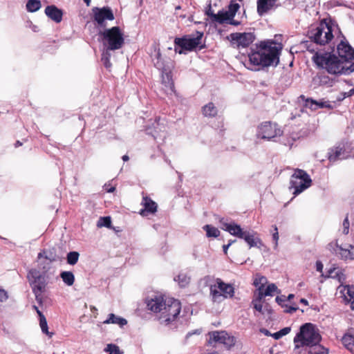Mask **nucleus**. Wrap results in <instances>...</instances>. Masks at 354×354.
I'll return each mask as SVG.
<instances>
[{
  "mask_svg": "<svg viewBox=\"0 0 354 354\" xmlns=\"http://www.w3.org/2000/svg\"><path fill=\"white\" fill-rule=\"evenodd\" d=\"M281 48L273 41H261L255 48H252L248 54V60L245 66L251 71H260L279 62Z\"/></svg>",
  "mask_w": 354,
  "mask_h": 354,
  "instance_id": "nucleus-1",
  "label": "nucleus"
},
{
  "mask_svg": "<svg viewBox=\"0 0 354 354\" xmlns=\"http://www.w3.org/2000/svg\"><path fill=\"white\" fill-rule=\"evenodd\" d=\"M312 60L318 67L326 69L330 74L350 75L354 71V63L344 61L328 53L316 52Z\"/></svg>",
  "mask_w": 354,
  "mask_h": 354,
  "instance_id": "nucleus-2",
  "label": "nucleus"
},
{
  "mask_svg": "<svg viewBox=\"0 0 354 354\" xmlns=\"http://www.w3.org/2000/svg\"><path fill=\"white\" fill-rule=\"evenodd\" d=\"M322 336L318 328L311 323L301 325L299 332L293 339L294 350L301 352L317 343H319Z\"/></svg>",
  "mask_w": 354,
  "mask_h": 354,
  "instance_id": "nucleus-3",
  "label": "nucleus"
},
{
  "mask_svg": "<svg viewBox=\"0 0 354 354\" xmlns=\"http://www.w3.org/2000/svg\"><path fill=\"white\" fill-rule=\"evenodd\" d=\"M219 222L222 230L229 232L232 236L244 239L250 248H260L263 245L261 239L255 236L256 232L243 231L239 225L234 222L227 223L224 218H221Z\"/></svg>",
  "mask_w": 354,
  "mask_h": 354,
  "instance_id": "nucleus-4",
  "label": "nucleus"
},
{
  "mask_svg": "<svg viewBox=\"0 0 354 354\" xmlns=\"http://www.w3.org/2000/svg\"><path fill=\"white\" fill-rule=\"evenodd\" d=\"M206 282H210L209 296L213 302L220 303L227 298L234 295V288L230 283H225L220 278H212L207 276L205 278Z\"/></svg>",
  "mask_w": 354,
  "mask_h": 354,
  "instance_id": "nucleus-5",
  "label": "nucleus"
},
{
  "mask_svg": "<svg viewBox=\"0 0 354 354\" xmlns=\"http://www.w3.org/2000/svg\"><path fill=\"white\" fill-rule=\"evenodd\" d=\"M99 35L104 48L115 50L120 49L124 44V33L119 26L100 31Z\"/></svg>",
  "mask_w": 354,
  "mask_h": 354,
  "instance_id": "nucleus-6",
  "label": "nucleus"
},
{
  "mask_svg": "<svg viewBox=\"0 0 354 354\" xmlns=\"http://www.w3.org/2000/svg\"><path fill=\"white\" fill-rule=\"evenodd\" d=\"M28 278L36 301L40 306H42V294L46 290L48 284L46 275L36 269H32L28 274Z\"/></svg>",
  "mask_w": 354,
  "mask_h": 354,
  "instance_id": "nucleus-7",
  "label": "nucleus"
},
{
  "mask_svg": "<svg viewBox=\"0 0 354 354\" xmlns=\"http://www.w3.org/2000/svg\"><path fill=\"white\" fill-rule=\"evenodd\" d=\"M308 34L311 41L319 45L328 44L333 38V28L325 20L311 28Z\"/></svg>",
  "mask_w": 354,
  "mask_h": 354,
  "instance_id": "nucleus-8",
  "label": "nucleus"
},
{
  "mask_svg": "<svg viewBox=\"0 0 354 354\" xmlns=\"http://www.w3.org/2000/svg\"><path fill=\"white\" fill-rule=\"evenodd\" d=\"M181 305L179 301L173 298H166V302L158 315L160 324L167 325L174 322L179 315Z\"/></svg>",
  "mask_w": 354,
  "mask_h": 354,
  "instance_id": "nucleus-9",
  "label": "nucleus"
},
{
  "mask_svg": "<svg viewBox=\"0 0 354 354\" xmlns=\"http://www.w3.org/2000/svg\"><path fill=\"white\" fill-rule=\"evenodd\" d=\"M311 183L312 180L306 171L295 169L290 178L289 188L293 189L292 194L297 196L310 187Z\"/></svg>",
  "mask_w": 354,
  "mask_h": 354,
  "instance_id": "nucleus-10",
  "label": "nucleus"
},
{
  "mask_svg": "<svg viewBox=\"0 0 354 354\" xmlns=\"http://www.w3.org/2000/svg\"><path fill=\"white\" fill-rule=\"evenodd\" d=\"M197 35L194 37L186 35L183 37H176L174 39V50L179 54L185 53V51H191L200 44L203 35V32H197Z\"/></svg>",
  "mask_w": 354,
  "mask_h": 354,
  "instance_id": "nucleus-11",
  "label": "nucleus"
},
{
  "mask_svg": "<svg viewBox=\"0 0 354 354\" xmlns=\"http://www.w3.org/2000/svg\"><path fill=\"white\" fill-rule=\"evenodd\" d=\"M353 147L351 143L342 142L332 149L328 153V160L330 162H335L338 160H344L351 156Z\"/></svg>",
  "mask_w": 354,
  "mask_h": 354,
  "instance_id": "nucleus-12",
  "label": "nucleus"
},
{
  "mask_svg": "<svg viewBox=\"0 0 354 354\" xmlns=\"http://www.w3.org/2000/svg\"><path fill=\"white\" fill-rule=\"evenodd\" d=\"M93 19L100 28L106 26V21H113L115 17L112 10L109 7H94L92 9Z\"/></svg>",
  "mask_w": 354,
  "mask_h": 354,
  "instance_id": "nucleus-13",
  "label": "nucleus"
},
{
  "mask_svg": "<svg viewBox=\"0 0 354 354\" xmlns=\"http://www.w3.org/2000/svg\"><path fill=\"white\" fill-rule=\"evenodd\" d=\"M228 39L234 48H246L254 41L255 35L252 32H234Z\"/></svg>",
  "mask_w": 354,
  "mask_h": 354,
  "instance_id": "nucleus-14",
  "label": "nucleus"
},
{
  "mask_svg": "<svg viewBox=\"0 0 354 354\" xmlns=\"http://www.w3.org/2000/svg\"><path fill=\"white\" fill-rule=\"evenodd\" d=\"M209 339L208 342L209 344H223L227 346H231L234 344V337L230 336L223 330L209 333Z\"/></svg>",
  "mask_w": 354,
  "mask_h": 354,
  "instance_id": "nucleus-15",
  "label": "nucleus"
},
{
  "mask_svg": "<svg viewBox=\"0 0 354 354\" xmlns=\"http://www.w3.org/2000/svg\"><path fill=\"white\" fill-rule=\"evenodd\" d=\"M337 293L342 298L343 302L354 310V285H340L337 288Z\"/></svg>",
  "mask_w": 354,
  "mask_h": 354,
  "instance_id": "nucleus-16",
  "label": "nucleus"
},
{
  "mask_svg": "<svg viewBox=\"0 0 354 354\" xmlns=\"http://www.w3.org/2000/svg\"><path fill=\"white\" fill-rule=\"evenodd\" d=\"M329 246L332 248L334 253L339 257L345 261L354 259L353 246L348 245V248H344L339 245L337 241L335 243H331Z\"/></svg>",
  "mask_w": 354,
  "mask_h": 354,
  "instance_id": "nucleus-17",
  "label": "nucleus"
},
{
  "mask_svg": "<svg viewBox=\"0 0 354 354\" xmlns=\"http://www.w3.org/2000/svg\"><path fill=\"white\" fill-rule=\"evenodd\" d=\"M259 140L280 142L284 145L292 147L295 138L290 136V134H273L272 136H266L264 134H259L257 137Z\"/></svg>",
  "mask_w": 354,
  "mask_h": 354,
  "instance_id": "nucleus-18",
  "label": "nucleus"
},
{
  "mask_svg": "<svg viewBox=\"0 0 354 354\" xmlns=\"http://www.w3.org/2000/svg\"><path fill=\"white\" fill-rule=\"evenodd\" d=\"M339 56L344 61L348 62L349 59H354V49L346 41L342 40L337 46Z\"/></svg>",
  "mask_w": 354,
  "mask_h": 354,
  "instance_id": "nucleus-19",
  "label": "nucleus"
},
{
  "mask_svg": "<svg viewBox=\"0 0 354 354\" xmlns=\"http://www.w3.org/2000/svg\"><path fill=\"white\" fill-rule=\"evenodd\" d=\"M166 302V298L162 295H156L153 297L147 300V306L149 310L156 313L157 315L161 311Z\"/></svg>",
  "mask_w": 354,
  "mask_h": 354,
  "instance_id": "nucleus-20",
  "label": "nucleus"
},
{
  "mask_svg": "<svg viewBox=\"0 0 354 354\" xmlns=\"http://www.w3.org/2000/svg\"><path fill=\"white\" fill-rule=\"evenodd\" d=\"M141 204L144 208L140 211V214L142 216H147L149 214H154L157 211L158 205L156 203L148 196H143Z\"/></svg>",
  "mask_w": 354,
  "mask_h": 354,
  "instance_id": "nucleus-21",
  "label": "nucleus"
},
{
  "mask_svg": "<svg viewBox=\"0 0 354 354\" xmlns=\"http://www.w3.org/2000/svg\"><path fill=\"white\" fill-rule=\"evenodd\" d=\"M340 342L344 348L354 354V335L351 330H348L342 335Z\"/></svg>",
  "mask_w": 354,
  "mask_h": 354,
  "instance_id": "nucleus-22",
  "label": "nucleus"
},
{
  "mask_svg": "<svg viewBox=\"0 0 354 354\" xmlns=\"http://www.w3.org/2000/svg\"><path fill=\"white\" fill-rule=\"evenodd\" d=\"M45 14L56 23H59L62 19L63 13L55 6H47L45 9Z\"/></svg>",
  "mask_w": 354,
  "mask_h": 354,
  "instance_id": "nucleus-23",
  "label": "nucleus"
},
{
  "mask_svg": "<svg viewBox=\"0 0 354 354\" xmlns=\"http://www.w3.org/2000/svg\"><path fill=\"white\" fill-rule=\"evenodd\" d=\"M335 79L331 78L327 75L319 73L313 78V82L318 85L325 87H331L335 84Z\"/></svg>",
  "mask_w": 354,
  "mask_h": 354,
  "instance_id": "nucleus-24",
  "label": "nucleus"
},
{
  "mask_svg": "<svg viewBox=\"0 0 354 354\" xmlns=\"http://www.w3.org/2000/svg\"><path fill=\"white\" fill-rule=\"evenodd\" d=\"M277 0H258L257 12L259 15H263L274 6Z\"/></svg>",
  "mask_w": 354,
  "mask_h": 354,
  "instance_id": "nucleus-25",
  "label": "nucleus"
},
{
  "mask_svg": "<svg viewBox=\"0 0 354 354\" xmlns=\"http://www.w3.org/2000/svg\"><path fill=\"white\" fill-rule=\"evenodd\" d=\"M215 21L219 24H227L232 18H234L231 16L230 13L228 12L227 10H220L217 14H214L212 12L207 13Z\"/></svg>",
  "mask_w": 354,
  "mask_h": 354,
  "instance_id": "nucleus-26",
  "label": "nucleus"
},
{
  "mask_svg": "<svg viewBox=\"0 0 354 354\" xmlns=\"http://www.w3.org/2000/svg\"><path fill=\"white\" fill-rule=\"evenodd\" d=\"M259 133H277L280 129L276 123L266 121L258 126Z\"/></svg>",
  "mask_w": 354,
  "mask_h": 354,
  "instance_id": "nucleus-27",
  "label": "nucleus"
},
{
  "mask_svg": "<svg viewBox=\"0 0 354 354\" xmlns=\"http://www.w3.org/2000/svg\"><path fill=\"white\" fill-rule=\"evenodd\" d=\"M162 82L165 87V92L167 95H172L175 93L174 84L169 73H162Z\"/></svg>",
  "mask_w": 354,
  "mask_h": 354,
  "instance_id": "nucleus-28",
  "label": "nucleus"
},
{
  "mask_svg": "<svg viewBox=\"0 0 354 354\" xmlns=\"http://www.w3.org/2000/svg\"><path fill=\"white\" fill-rule=\"evenodd\" d=\"M104 324H118L120 327L126 325L127 324V321L121 317L117 316L113 313H111L109 315L108 318L103 322Z\"/></svg>",
  "mask_w": 354,
  "mask_h": 354,
  "instance_id": "nucleus-29",
  "label": "nucleus"
},
{
  "mask_svg": "<svg viewBox=\"0 0 354 354\" xmlns=\"http://www.w3.org/2000/svg\"><path fill=\"white\" fill-rule=\"evenodd\" d=\"M203 114L205 117H215L218 113V109L212 102L205 104L202 109Z\"/></svg>",
  "mask_w": 354,
  "mask_h": 354,
  "instance_id": "nucleus-30",
  "label": "nucleus"
},
{
  "mask_svg": "<svg viewBox=\"0 0 354 354\" xmlns=\"http://www.w3.org/2000/svg\"><path fill=\"white\" fill-rule=\"evenodd\" d=\"M328 277L336 279L339 282H344L346 279L345 274L339 269L334 268L328 270Z\"/></svg>",
  "mask_w": 354,
  "mask_h": 354,
  "instance_id": "nucleus-31",
  "label": "nucleus"
},
{
  "mask_svg": "<svg viewBox=\"0 0 354 354\" xmlns=\"http://www.w3.org/2000/svg\"><path fill=\"white\" fill-rule=\"evenodd\" d=\"M308 349V354H328V348L322 346L319 343L310 346Z\"/></svg>",
  "mask_w": 354,
  "mask_h": 354,
  "instance_id": "nucleus-32",
  "label": "nucleus"
},
{
  "mask_svg": "<svg viewBox=\"0 0 354 354\" xmlns=\"http://www.w3.org/2000/svg\"><path fill=\"white\" fill-rule=\"evenodd\" d=\"M174 281L178 282L180 287H186L190 282V277L186 272H180L174 277Z\"/></svg>",
  "mask_w": 354,
  "mask_h": 354,
  "instance_id": "nucleus-33",
  "label": "nucleus"
},
{
  "mask_svg": "<svg viewBox=\"0 0 354 354\" xmlns=\"http://www.w3.org/2000/svg\"><path fill=\"white\" fill-rule=\"evenodd\" d=\"M63 282L68 286H71L75 282V276L71 271H63L60 273Z\"/></svg>",
  "mask_w": 354,
  "mask_h": 354,
  "instance_id": "nucleus-34",
  "label": "nucleus"
},
{
  "mask_svg": "<svg viewBox=\"0 0 354 354\" xmlns=\"http://www.w3.org/2000/svg\"><path fill=\"white\" fill-rule=\"evenodd\" d=\"M203 229L206 232V236L209 238H217L220 235V231L216 227L212 225H205Z\"/></svg>",
  "mask_w": 354,
  "mask_h": 354,
  "instance_id": "nucleus-35",
  "label": "nucleus"
},
{
  "mask_svg": "<svg viewBox=\"0 0 354 354\" xmlns=\"http://www.w3.org/2000/svg\"><path fill=\"white\" fill-rule=\"evenodd\" d=\"M113 50L109 49L107 48H104V50H103L102 53V58L101 60L104 64V66L107 68L110 69L111 68V63L110 62V58L111 57V51Z\"/></svg>",
  "mask_w": 354,
  "mask_h": 354,
  "instance_id": "nucleus-36",
  "label": "nucleus"
},
{
  "mask_svg": "<svg viewBox=\"0 0 354 354\" xmlns=\"http://www.w3.org/2000/svg\"><path fill=\"white\" fill-rule=\"evenodd\" d=\"M267 282L268 281L266 277L261 275H257L255 277V279L254 280V285L258 289V294L260 293V291H261L264 288V286L267 283Z\"/></svg>",
  "mask_w": 354,
  "mask_h": 354,
  "instance_id": "nucleus-37",
  "label": "nucleus"
},
{
  "mask_svg": "<svg viewBox=\"0 0 354 354\" xmlns=\"http://www.w3.org/2000/svg\"><path fill=\"white\" fill-rule=\"evenodd\" d=\"M277 287L274 283L269 284L266 288L264 290V288L260 291V298H263L266 296H272L273 294L277 292Z\"/></svg>",
  "mask_w": 354,
  "mask_h": 354,
  "instance_id": "nucleus-38",
  "label": "nucleus"
},
{
  "mask_svg": "<svg viewBox=\"0 0 354 354\" xmlns=\"http://www.w3.org/2000/svg\"><path fill=\"white\" fill-rule=\"evenodd\" d=\"M41 6V2L39 0H28L26 3V9L30 12L39 10Z\"/></svg>",
  "mask_w": 354,
  "mask_h": 354,
  "instance_id": "nucleus-39",
  "label": "nucleus"
},
{
  "mask_svg": "<svg viewBox=\"0 0 354 354\" xmlns=\"http://www.w3.org/2000/svg\"><path fill=\"white\" fill-rule=\"evenodd\" d=\"M104 351L108 354H123L119 346L114 344H108L104 348Z\"/></svg>",
  "mask_w": 354,
  "mask_h": 354,
  "instance_id": "nucleus-40",
  "label": "nucleus"
},
{
  "mask_svg": "<svg viewBox=\"0 0 354 354\" xmlns=\"http://www.w3.org/2000/svg\"><path fill=\"white\" fill-rule=\"evenodd\" d=\"M80 254L77 252H70L67 254V263L71 266H74L78 261Z\"/></svg>",
  "mask_w": 354,
  "mask_h": 354,
  "instance_id": "nucleus-41",
  "label": "nucleus"
},
{
  "mask_svg": "<svg viewBox=\"0 0 354 354\" xmlns=\"http://www.w3.org/2000/svg\"><path fill=\"white\" fill-rule=\"evenodd\" d=\"M153 62L154 64V66L158 69V70H163L165 65L162 60L161 54L159 51H158L155 57L153 59Z\"/></svg>",
  "mask_w": 354,
  "mask_h": 354,
  "instance_id": "nucleus-42",
  "label": "nucleus"
},
{
  "mask_svg": "<svg viewBox=\"0 0 354 354\" xmlns=\"http://www.w3.org/2000/svg\"><path fill=\"white\" fill-rule=\"evenodd\" d=\"M290 331H291L290 327H285V328L281 329L280 330H279L274 333H272V337L274 339H279L282 337L288 335Z\"/></svg>",
  "mask_w": 354,
  "mask_h": 354,
  "instance_id": "nucleus-43",
  "label": "nucleus"
},
{
  "mask_svg": "<svg viewBox=\"0 0 354 354\" xmlns=\"http://www.w3.org/2000/svg\"><path fill=\"white\" fill-rule=\"evenodd\" d=\"M39 326L43 333L51 337L53 335V333L48 331V324L46 317L39 319Z\"/></svg>",
  "mask_w": 354,
  "mask_h": 354,
  "instance_id": "nucleus-44",
  "label": "nucleus"
},
{
  "mask_svg": "<svg viewBox=\"0 0 354 354\" xmlns=\"http://www.w3.org/2000/svg\"><path fill=\"white\" fill-rule=\"evenodd\" d=\"M111 225V220L109 216L100 217L97 223L98 227H110Z\"/></svg>",
  "mask_w": 354,
  "mask_h": 354,
  "instance_id": "nucleus-45",
  "label": "nucleus"
},
{
  "mask_svg": "<svg viewBox=\"0 0 354 354\" xmlns=\"http://www.w3.org/2000/svg\"><path fill=\"white\" fill-rule=\"evenodd\" d=\"M240 6L238 3L232 1L228 6L227 11L230 13L231 16L234 17L236 12L239 10Z\"/></svg>",
  "mask_w": 354,
  "mask_h": 354,
  "instance_id": "nucleus-46",
  "label": "nucleus"
},
{
  "mask_svg": "<svg viewBox=\"0 0 354 354\" xmlns=\"http://www.w3.org/2000/svg\"><path fill=\"white\" fill-rule=\"evenodd\" d=\"M262 299L263 298H260V295L258 294V297L252 301L254 309L261 313H263V305L261 304Z\"/></svg>",
  "mask_w": 354,
  "mask_h": 354,
  "instance_id": "nucleus-47",
  "label": "nucleus"
},
{
  "mask_svg": "<svg viewBox=\"0 0 354 354\" xmlns=\"http://www.w3.org/2000/svg\"><path fill=\"white\" fill-rule=\"evenodd\" d=\"M317 101L312 98H306L305 99V107L311 109L312 111H315L317 109Z\"/></svg>",
  "mask_w": 354,
  "mask_h": 354,
  "instance_id": "nucleus-48",
  "label": "nucleus"
},
{
  "mask_svg": "<svg viewBox=\"0 0 354 354\" xmlns=\"http://www.w3.org/2000/svg\"><path fill=\"white\" fill-rule=\"evenodd\" d=\"M349 226H350V223H349V221H348V217L346 216L344 221H343V223H342V233L344 234H348V232H349Z\"/></svg>",
  "mask_w": 354,
  "mask_h": 354,
  "instance_id": "nucleus-49",
  "label": "nucleus"
},
{
  "mask_svg": "<svg viewBox=\"0 0 354 354\" xmlns=\"http://www.w3.org/2000/svg\"><path fill=\"white\" fill-rule=\"evenodd\" d=\"M37 258H38V259H41L42 258H44V259L48 260L50 262L55 261V259L54 257H53L52 256H48L46 251H43L41 252H39L38 254Z\"/></svg>",
  "mask_w": 354,
  "mask_h": 354,
  "instance_id": "nucleus-50",
  "label": "nucleus"
},
{
  "mask_svg": "<svg viewBox=\"0 0 354 354\" xmlns=\"http://www.w3.org/2000/svg\"><path fill=\"white\" fill-rule=\"evenodd\" d=\"M274 232L272 234V239L274 241V248L276 249L278 246V241H279V233H278V229L276 225L274 227Z\"/></svg>",
  "mask_w": 354,
  "mask_h": 354,
  "instance_id": "nucleus-51",
  "label": "nucleus"
},
{
  "mask_svg": "<svg viewBox=\"0 0 354 354\" xmlns=\"http://www.w3.org/2000/svg\"><path fill=\"white\" fill-rule=\"evenodd\" d=\"M317 109H322V108H330L331 106L328 102H324V101H317Z\"/></svg>",
  "mask_w": 354,
  "mask_h": 354,
  "instance_id": "nucleus-52",
  "label": "nucleus"
},
{
  "mask_svg": "<svg viewBox=\"0 0 354 354\" xmlns=\"http://www.w3.org/2000/svg\"><path fill=\"white\" fill-rule=\"evenodd\" d=\"M160 118H158V120H156L153 123H152V126H153V128L155 131H162L161 129H158V127L163 124L162 123H160Z\"/></svg>",
  "mask_w": 354,
  "mask_h": 354,
  "instance_id": "nucleus-53",
  "label": "nucleus"
},
{
  "mask_svg": "<svg viewBox=\"0 0 354 354\" xmlns=\"http://www.w3.org/2000/svg\"><path fill=\"white\" fill-rule=\"evenodd\" d=\"M8 299L7 292L0 288V301H4Z\"/></svg>",
  "mask_w": 354,
  "mask_h": 354,
  "instance_id": "nucleus-54",
  "label": "nucleus"
},
{
  "mask_svg": "<svg viewBox=\"0 0 354 354\" xmlns=\"http://www.w3.org/2000/svg\"><path fill=\"white\" fill-rule=\"evenodd\" d=\"M323 268H324V266H323L322 263L319 261H317L316 262V270L318 272H322Z\"/></svg>",
  "mask_w": 354,
  "mask_h": 354,
  "instance_id": "nucleus-55",
  "label": "nucleus"
},
{
  "mask_svg": "<svg viewBox=\"0 0 354 354\" xmlns=\"http://www.w3.org/2000/svg\"><path fill=\"white\" fill-rule=\"evenodd\" d=\"M303 45L305 48H306V49L310 51V52H313L314 51V49L310 47V46L312 45L311 44H309V41H306L305 42L303 43Z\"/></svg>",
  "mask_w": 354,
  "mask_h": 354,
  "instance_id": "nucleus-56",
  "label": "nucleus"
},
{
  "mask_svg": "<svg viewBox=\"0 0 354 354\" xmlns=\"http://www.w3.org/2000/svg\"><path fill=\"white\" fill-rule=\"evenodd\" d=\"M297 309L298 308L297 306H289L285 310V311L286 313H292L295 312Z\"/></svg>",
  "mask_w": 354,
  "mask_h": 354,
  "instance_id": "nucleus-57",
  "label": "nucleus"
},
{
  "mask_svg": "<svg viewBox=\"0 0 354 354\" xmlns=\"http://www.w3.org/2000/svg\"><path fill=\"white\" fill-rule=\"evenodd\" d=\"M227 24L237 26L240 24V21L234 20V18H232V19H230Z\"/></svg>",
  "mask_w": 354,
  "mask_h": 354,
  "instance_id": "nucleus-58",
  "label": "nucleus"
},
{
  "mask_svg": "<svg viewBox=\"0 0 354 354\" xmlns=\"http://www.w3.org/2000/svg\"><path fill=\"white\" fill-rule=\"evenodd\" d=\"M286 300V297L285 296H281V297H276V301L279 304H281L283 301H284Z\"/></svg>",
  "mask_w": 354,
  "mask_h": 354,
  "instance_id": "nucleus-59",
  "label": "nucleus"
},
{
  "mask_svg": "<svg viewBox=\"0 0 354 354\" xmlns=\"http://www.w3.org/2000/svg\"><path fill=\"white\" fill-rule=\"evenodd\" d=\"M261 331L266 335L267 336H271L272 337V333H270L268 330L266 329H262L261 330Z\"/></svg>",
  "mask_w": 354,
  "mask_h": 354,
  "instance_id": "nucleus-60",
  "label": "nucleus"
},
{
  "mask_svg": "<svg viewBox=\"0 0 354 354\" xmlns=\"http://www.w3.org/2000/svg\"><path fill=\"white\" fill-rule=\"evenodd\" d=\"M230 243H228L227 245H224L223 246V252H224L225 254H227V250L230 248Z\"/></svg>",
  "mask_w": 354,
  "mask_h": 354,
  "instance_id": "nucleus-61",
  "label": "nucleus"
},
{
  "mask_svg": "<svg viewBox=\"0 0 354 354\" xmlns=\"http://www.w3.org/2000/svg\"><path fill=\"white\" fill-rule=\"evenodd\" d=\"M36 312L39 317V319L45 317L44 314L39 310H37V311H36Z\"/></svg>",
  "mask_w": 354,
  "mask_h": 354,
  "instance_id": "nucleus-62",
  "label": "nucleus"
},
{
  "mask_svg": "<svg viewBox=\"0 0 354 354\" xmlns=\"http://www.w3.org/2000/svg\"><path fill=\"white\" fill-rule=\"evenodd\" d=\"M300 303L303 304L305 306H307L308 304V301L306 299H300Z\"/></svg>",
  "mask_w": 354,
  "mask_h": 354,
  "instance_id": "nucleus-63",
  "label": "nucleus"
},
{
  "mask_svg": "<svg viewBox=\"0 0 354 354\" xmlns=\"http://www.w3.org/2000/svg\"><path fill=\"white\" fill-rule=\"evenodd\" d=\"M23 145V142L20 140H17L15 145V147H18L19 146H21Z\"/></svg>",
  "mask_w": 354,
  "mask_h": 354,
  "instance_id": "nucleus-64",
  "label": "nucleus"
}]
</instances>
